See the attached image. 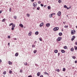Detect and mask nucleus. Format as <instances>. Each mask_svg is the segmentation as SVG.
Instances as JSON below:
<instances>
[{"label":"nucleus","mask_w":77,"mask_h":77,"mask_svg":"<svg viewBox=\"0 0 77 77\" xmlns=\"http://www.w3.org/2000/svg\"><path fill=\"white\" fill-rule=\"evenodd\" d=\"M70 50L71 51H73L74 50V48H71L70 49Z\"/></svg>","instance_id":"ddd939ff"},{"label":"nucleus","mask_w":77,"mask_h":77,"mask_svg":"<svg viewBox=\"0 0 77 77\" xmlns=\"http://www.w3.org/2000/svg\"><path fill=\"white\" fill-rule=\"evenodd\" d=\"M52 15H55V13H52Z\"/></svg>","instance_id":"13d9d810"},{"label":"nucleus","mask_w":77,"mask_h":77,"mask_svg":"<svg viewBox=\"0 0 77 77\" xmlns=\"http://www.w3.org/2000/svg\"><path fill=\"white\" fill-rule=\"evenodd\" d=\"M46 27H50V24L49 23H47L46 24Z\"/></svg>","instance_id":"0eeeda50"},{"label":"nucleus","mask_w":77,"mask_h":77,"mask_svg":"<svg viewBox=\"0 0 77 77\" xmlns=\"http://www.w3.org/2000/svg\"><path fill=\"white\" fill-rule=\"evenodd\" d=\"M34 1L35 0H31V2H34Z\"/></svg>","instance_id":"6e6d98bb"},{"label":"nucleus","mask_w":77,"mask_h":77,"mask_svg":"<svg viewBox=\"0 0 77 77\" xmlns=\"http://www.w3.org/2000/svg\"><path fill=\"white\" fill-rule=\"evenodd\" d=\"M61 51L62 53H64L65 52V51L63 50H61Z\"/></svg>","instance_id":"f3484780"},{"label":"nucleus","mask_w":77,"mask_h":77,"mask_svg":"<svg viewBox=\"0 0 77 77\" xmlns=\"http://www.w3.org/2000/svg\"><path fill=\"white\" fill-rule=\"evenodd\" d=\"M75 63H77V60L75 61Z\"/></svg>","instance_id":"3c124183"},{"label":"nucleus","mask_w":77,"mask_h":77,"mask_svg":"<svg viewBox=\"0 0 77 77\" xmlns=\"http://www.w3.org/2000/svg\"><path fill=\"white\" fill-rule=\"evenodd\" d=\"M8 38H9V39H10L11 38V36H10L8 35Z\"/></svg>","instance_id":"c03bdc74"},{"label":"nucleus","mask_w":77,"mask_h":77,"mask_svg":"<svg viewBox=\"0 0 77 77\" xmlns=\"http://www.w3.org/2000/svg\"><path fill=\"white\" fill-rule=\"evenodd\" d=\"M60 55V53H58V56H59Z\"/></svg>","instance_id":"864d4df0"},{"label":"nucleus","mask_w":77,"mask_h":77,"mask_svg":"<svg viewBox=\"0 0 77 77\" xmlns=\"http://www.w3.org/2000/svg\"><path fill=\"white\" fill-rule=\"evenodd\" d=\"M70 8H71V7H69V8H68V7H67V9H70Z\"/></svg>","instance_id":"8fccbe9b"},{"label":"nucleus","mask_w":77,"mask_h":77,"mask_svg":"<svg viewBox=\"0 0 77 77\" xmlns=\"http://www.w3.org/2000/svg\"><path fill=\"white\" fill-rule=\"evenodd\" d=\"M12 27L13 28H14L15 27V24H13L12 25Z\"/></svg>","instance_id":"b1692460"},{"label":"nucleus","mask_w":77,"mask_h":77,"mask_svg":"<svg viewBox=\"0 0 77 77\" xmlns=\"http://www.w3.org/2000/svg\"><path fill=\"white\" fill-rule=\"evenodd\" d=\"M75 57L74 56H73L72 57V58H73V59H75Z\"/></svg>","instance_id":"e433bc0d"},{"label":"nucleus","mask_w":77,"mask_h":77,"mask_svg":"<svg viewBox=\"0 0 77 77\" xmlns=\"http://www.w3.org/2000/svg\"><path fill=\"white\" fill-rule=\"evenodd\" d=\"M41 1H38V4H41Z\"/></svg>","instance_id":"37998d69"},{"label":"nucleus","mask_w":77,"mask_h":77,"mask_svg":"<svg viewBox=\"0 0 77 77\" xmlns=\"http://www.w3.org/2000/svg\"><path fill=\"white\" fill-rule=\"evenodd\" d=\"M43 25H44V23H42L39 25V26L40 27H42L43 26Z\"/></svg>","instance_id":"1a4fd4ad"},{"label":"nucleus","mask_w":77,"mask_h":77,"mask_svg":"<svg viewBox=\"0 0 77 77\" xmlns=\"http://www.w3.org/2000/svg\"><path fill=\"white\" fill-rule=\"evenodd\" d=\"M57 72H60V70L59 69H57Z\"/></svg>","instance_id":"de8ad7c7"},{"label":"nucleus","mask_w":77,"mask_h":77,"mask_svg":"<svg viewBox=\"0 0 77 77\" xmlns=\"http://www.w3.org/2000/svg\"><path fill=\"white\" fill-rule=\"evenodd\" d=\"M12 25H13V23H12L9 25V26H11Z\"/></svg>","instance_id":"4c0bfd02"},{"label":"nucleus","mask_w":77,"mask_h":77,"mask_svg":"<svg viewBox=\"0 0 77 77\" xmlns=\"http://www.w3.org/2000/svg\"><path fill=\"white\" fill-rule=\"evenodd\" d=\"M44 74H45L46 75H48V73H47V72H44Z\"/></svg>","instance_id":"2f4dec72"},{"label":"nucleus","mask_w":77,"mask_h":77,"mask_svg":"<svg viewBox=\"0 0 77 77\" xmlns=\"http://www.w3.org/2000/svg\"><path fill=\"white\" fill-rule=\"evenodd\" d=\"M76 28H77V26H76Z\"/></svg>","instance_id":"0e129e2a"},{"label":"nucleus","mask_w":77,"mask_h":77,"mask_svg":"<svg viewBox=\"0 0 77 77\" xmlns=\"http://www.w3.org/2000/svg\"><path fill=\"white\" fill-rule=\"evenodd\" d=\"M64 27H65V28H68V26H64Z\"/></svg>","instance_id":"72a5a7b5"},{"label":"nucleus","mask_w":77,"mask_h":77,"mask_svg":"<svg viewBox=\"0 0 77 77\" xmlns=\"http://www.w3.org/2000/svg\"><path fill=\"white\" fill-rule=\"evenodd\" d=\"M37 10H39V9H40V7H39L37 8Z\"/></svg>","instance_id":"58836bf2"},{"label":"nucleus","mask_w":77,"mask_h":77,"mask_svg":"<svg viewBox=\"0 0 77 77\" xmlns=\"http://www.w3.org/2000/svg\"><path fill=\"white\" fill-rule=\"evenodd\" d=\"M8 64H9L10 65H12V62H11V61H8Z\"/></svg>","instance_id":"6e6552de"},{"label":"nucleus","mask_w":77,"mask_h":77,"mask_svg":"<svg viewBox=\"0 0 77 77\" xmlns=\"http://www.w3.org/2000/svg\"><path fill=\"white\" fill-rule=\"evenodd\" d=\"M49 17L50 18H51L52 17H53L52 14H49Z\"/></svg>","instance_id":"a211bd4d"},{"label":"nucleus","mask_w":77,"mask_h":77,"mask_svg":"<svg viewBox=\"0 0 77 77\" xmlns=\"http://www.w3.org/2000/svg\"><path fill=\"white\" fill-rule=\"evenodd\" d=\"M14 40H17V38H14Z\"/></svg>","instance_id":"bf43d9fd"},{"label":"nucleus","mask_w":77,"mask_h":77,"mask_svg":"<svg viewBox=\"0 0 77 77\" xmlns=\"http://www.w3.org/2000/svg\"><path fill=\"white\" fill-rule=\"evenodd\" d=\"M57 71V69H56V71Z\"/></svg>","instance_id":"69168bd1"},{"label":"nucleus","mask_w":77,"mask_h":77,"mask_svg":"<svg viewBox=\"0 0 77 77\" xmlns=\"http://www.w3.org/2000/svg\"><path fill=\"white\" fill-rule=\"evenodd\" d=\"M62 37H59L57 39V40L58 41H60Z\"/></svg>","instance_id":"20e7f679"},{"label":"nucleus","mask_w":77,"mask_h":77,"mask_svg":"<svg viewBox=\"0 0 77 77\" xmlns=\"http://www.w3.org/2000/svg\"><path fill=\"white\" fill-rule=\"evenodd\" d=\"M18 53H16L15 54V56H18Z\"/></svg>","instance_id":"4be33fe9"},{"label":"nucleus","mask_w":77,"mask_h":77,"mask_svg":"<svg viewBox=\"0 0 77 77\" xmlns=\"http://www.w3.org/2000/svg\"><path fill=\"white\" fill-rule=\"evenodd\" d=\"M11 30H14V28H13V27H12Z\"/></svg>","instance_id":"49530a36"},{"label":"nucleus","mask_w":77,"mask_h":77,"mask_svg":"<svg viewBox=\"0 0 77 77\" xmlns=\"http://www.w3.org/2000/svg\"><path fill=\"white\" fill-rule=\"evenodd\" d=\"M48 9L49 10V9H51V7H50V6H48Z\"/></svg>","instance_id":"5701e85b"},{"label":"nucleus","mask_w":77,"mask_h":77,"mask_svg":"<svg viewBox=\"0 0 77 77\" xmlns=\"http://www.w3.org/2000/svg\"><path fill=\"white\" fill-rule=\"evenodd\" d=\"M63 48L64 49H67V46H64L63 47Z\"/></svg>","instance_id":"aec40b11"},{"label":"nucleus","mask_w":77,"mask_h":77,"mask_svg":"<svg viewBox=\"0 0 77 77\" xmlns=\"http://www.w3.org/2000/svg\"><path fill=\"white\" fill-rule=\"evenodd\" d=\"M12 71L11 70H10L9 71V73H10V74H12Z\"/></svg>","instance_id":"7c9ffc66"},{"label":"nucleus","mask_w":77,"mask_h":77,"mask_svg":"<svg viewBox=\"0 0 77 77\" xmlns=\"http://www.w3.org/2000/svg\"><path fill=\"white\" fill-rule=\"evenodd\" d=\"M74 48H75V50H77V47L76 46H75L74 47Z\"/></svg>","instance_id":"412c9836"},{"label":"nucleus","mask_w":77,"mask_h":77,"mask_svg":"<svg viewBox=\"0 0 77 77\" xmlns=\"http://www.w3.org/2000/svg\"><path fill=\"white\" fill-rule=\"evenodd\" d=\"M57 15L58 16H60L61 15V12L59 11L57 13Z\"/></svg>","instance_id":"39448f33"},{"label":"nucleus","mask_w":77,"mask_h":77,"mask_svg":"<svg viewBox=\"0 0 77 77\" xmlns=\"http://www.w3.org/2000/svg\"><path fill=\"white\" fill-rule=\"evenodd\" d=\"M3 12V11L2 10H0V14H2V12Z\"/></svg>","instance_id":"09e8293b"},{"label":"nucleus","mask_w":77,"mask_h":77,"mask_svg":"<svg viewBox=\"0 0 77 77\" xmlns=\"http://www.w3.org/2000/svg\"><path fill=\"white\" fill-rule=\"evenodd\" d=\"M23 70L22 69H20V72H22Z\"/></svg>","instance_id":"79ce46f5"},{"label":"nucleus","mask_w":77,"mask_h":77,"mask_svg":"<svg viewBox=\"0 0 77 77\" xmlns=\"http://www.w3.org/2000/svg\"><path fill=\"white\" fill-rule=\"evenodd\" d=\"M8 45H10V43H8Z\"/></svg>","instance_id":"680f3d73"},{"label":"nucleus","mask_w":77,"mask_h":77,"mask_svg":"<svg viewBox=\"0 0 77 77\" xmlns=\"http://www.w3.org/2000/svg\"><path fill=\"white\" fill-rule=\"evenodd\" d=\"M41 6H42V7H43V6H44V5H43V4H41Z\"/></svg>","instance_id":"a18cd8bd"},{"label":"nucleus","mask_w":77,"mask_h":77,"mask_svg":"<svg viewBox=\"0 0 77 77\" xmlns=\"http://www.w3.org/2000/svg\"><path fill=\"white\" fill-rule=\"evenodd\" d=\"M3 74L4 75H5V74H6V71L4 72H3Z\"/></svg>","instance_id":"a878e982"},{"label":"nucleus","mask_w":77,"mask_h":77,"mask_svg":"<svg viewBox=\"0 0 77 77\" xmlns=\"http://www.w3.org/2000/svg\"><path fill=\"white\" fill-rule=\"evenodd\" d=\"M32 47H33V48H34L35 47V45H32Z\"/></svg>","instance_id":"ea45409f"},{"label":"nucleus","mask_w":77,"mask_h":77,"mask_svg":"<svg viewBox=\"0 0 77 77\" xmlns=\"http://www.w3.org/2000/svg\"><path fill=\"white\" fill-rule=\"evenodd\" d=\"M37 76H39V75H41V73H40V72H38V73H37Z\"/></svg>","instance_id":"9b49d317"},{"label":"nucleus","mask_w":77,"mask_h":77,"mask_svg":"<svg viewBox=\"0 0 77 77\" xmlns=\"http://www.w3.org/2000/svg\"><path fill=\"white\" fill-rule=\"evenodd\" d=\"M26 15L27 17H30V14H26Z\"/></svg>","instance_id":"c85d7f7f"},{"label":"nucleus","mask_w":77,"mask_h":77,"mask_svg":"<svg viewBox=\"0 0 77 77\" xmlns=\"http://www.w3.org/2000/svg\"><path fill=\"white\" fill-rule=\"evenodd\" d=\"M28 77H32V75H29Z\"/></svg>","instance_id":"603ef678"},{"label":"nucleus","mask_w":77,"mask_h":77,"mask_svg":"<svg viewBox=\"0 0 77 77\" xmlns=\"http://www.w3.org/2000/svg\"><path fill=\"white\" fill-rule=\"evenodd\" d=\"M33 6H34V7H35L37 6V4L36 2L33 3Z\"/></svg>","instance_id":"7ed1b4c3"},{"label":"nucleus","mask_w":77,"mask_h":77,"mask_svg":"<svg viewBox=\"0 0 77 77\" xmlns=\"http://www.w3.org/2000/svg\"><path fill=\"white\" fill-rule=\"evenodd\" d=\"M0 62H2V60L0 59Z\"/></svg>","instance_id":"052dcab7"},{"label":"nucleus","mask_w":77,"mask_h":77,"mask_svg":"<svg viewBox=\"0 0 77 77\" xmlns=\"http://www.w3.org/2000/svg\"><path fill=\"white\" fill-rule=\"evenodd\" d=\"M59 36H62V32H60L59 33Z\"/></svg>","instance_id":"6ab92c4d"},{"label":"nucleus","mask_w":77,"mask_h":77,"mask_svg":"<svg viewBox=\"0 0 77 77\" xmlns=\"http://www.w3.org/2000/svg\"><path fill=\"white\" fill-rule=\"evenodd\" d=\"M14 19H17V16H15L14 17Z\"/></svg>","instance_id":"c756f323"},{"label":"nucleus","mask_w":77,"mask_h":77,"mask_svg":"<svg viewBox=\"0 0 77 77\" xmlns=\"http://www.w3.org/2000/svg\"><path fill=\"white\" fill-rule=\"evenodd\" d=\"M40 77H43V75H42L40 76Z\"/></svg>","instance_id":"5fc2aeb1"},{"label":"nucleus","mask_w":77,"mask_h":77,"mask_svg":"<svg viewBox=\"0 0 77 77\" xmlns=\"http://www.w3.org/2000/svg\"><path fill=\"white\" fill-rule=\"evenodd\" d=\"M75 44L76 45H77V42H75Z\"/></svg>","instance_id":"4d7b16f0"},{"label":"nucleus","mask_w":77,"mask_h":77,"mask_svg":"<svg viewBox=\"0 0 77 77\" xmlns=\"http://www.w3.org/2000/svg\"><path fill=\"white\" fill-rule=\"evenodd\" d=\"M35 34L36 35H38V34H39V32H38V31H36L35 32Z\"/></svg>","instance_id":"f8f14e48"},{"label":"nucleus","mask_w":77,"mask_h":77,"mask_svg":"<svg viewBox=\"0 0 77 77\" xmlns=\"http://www.w3.org/2000/svg\"><path fill=\"white\" fill-rule=\"evenodd\" d=\"M32 32H30L28 33V35L29 36L32 35Z\"/></svg>","instance_id":"9d476101"},{"label":"nucleus","mask_w":77,"mask_h":77,"mask_svg":"<svg viewBox=\"0 0 77 77\" xmlns=\"http://www.w3.org/2000/svg\"><path fill=\"white\" fill-rule=\"evenodd\" d=\"M5 21H6V19L4 18L3 19L2 21V22H5Z\"/></svg>","instance_id":"dca6fc26"},{"label":"nucleus","mask_w":77,"mask_h":77,"mask_svg":"<svg viewBox=\"0 0 77 77\" xmlns=\"http://www.w3.org/2000/svg\"><path fill=\"white\" fill-rule=\"evenodd\" d=\"M63 23H64V22H63Z\"/></svg>","instance_id":"338daca9"},{"label":"nucleus","mask_w":77,"mask_h":77,"mask_svg":"<svg viewBox=\"0 0 77 77\" xmlns=\"http://www.w3.org/2000/svg\"><path fill=\"white\" fill-rule=\"evenodd\" d=\"M27 63L26 62L24 63V65H27Z\"/></svg>","instance_id":"cd10ccee"},{"label":"nucleus","mask_w":77,"mask_h":77,"mask_svg":"<svg viewBox=\"0 0 77 77\" xmlns=\"http://www.w3.org/2000/svg\"><path fill=\"white\" fill-rule=\"evenodd\" d=\"M19 26L21 27H23V24H19Z\"/></svg>","instance_id":"4468645a"},{"label":"nucleus","mask_w":77,"mask_h":77,"mask_svg":"<svg viewBox=\"0 0 77 77\" xmlns=\"http://www.w3.org/2000/svg\"><path fill=\"white\" fill-rule=\"evenodd\" d=\"M34 53H36L37 52V50H35L34 51Z\"/></svg>","instance_id":"bb28decb"},{"label":"nucleus","mask_w":77,"mask_h":77,"mask_svg":"<svg viewBox=\"0 0 77 77\" xmlns=\"http://www.w3.org/2000/svg\"><path fill=\"white\" fill-rule=\"evenodd\" d=\"M66 77H67V76H66Z\"/></svg>","instance_id":"774afa93"},{"label":"nucleus","mask_w":77,"mask_h":77,"mask_svg":"<svg viewBox=\"0 0 77 77\" xmlns=\"http://www.w3.org/2000/svg\"><path fill=\"white\" fill-rule=\"evenodd\" d=\"M65 70H66V69L65 68H63V71H65Z\"/></svg>","instance_id":"f704fd0d"},{"label":"nucleus","mask_w":77,"mask_h":77,"mask_svg":"<svg viewBox=\"0 0 77 77\" xmlns=\"http://www.w3.org/2000/svg\"><path fill=\"white\" fill-rule=\"evenodd\" d=\"M42 38H39V40H40V41H42Z\"/></svg>","instance_id":"393cba45"},{"label":"nucleus","mask_w":77,"mask_h":77,"mask_svg":"<svg viewBox=\"0 0 77 77\" xmlns=\"http://www.w3.org/2000/svg\"><path fill=\"white\" fill-rule=\"evenodd\" d=\"M62 2V1L61 0H58V3H60Z\"/></svg>","instance_id":"473e14b6"},{"label":"nucleus","mask_w":77,"mask_h":77,"mask_svg":"<svg viewBox=\"0 0 77 77\" xmlns=\"http://www.w3.org/2000/svg\"><path fill=\"white\" fill-rule=\"evenodd\" d=\"M64 7L65 8H67V6H66V5H65L64 6Z\"/></svg>","instance_id":"c9c22d12"},{"label":"nucleus","mask_w":77,"mask_h":77,"mask_svg":"<svg viewBox=\"0 0 77 77\" xmlns=\"http://www.w3.org/2000/svg\"><path fill=\"white\" fill-rule=\"evenodd\" d=\"M75 33V30H72L71 31V34L72 35H74V34Z\"/></svg>","instance_id":"f257e3e1"},{"label":"nucleus","mask_w":77,"mask_h":77,"mask_svg":"<svg viewBox=\"0 0 77 77\" xmlns=\"http://www.w3.org/2000/svg\"><path fill=\"white\" fill-rule=\"evenodd\" d=\"M54 52L55 53H57V52H58V51L57 50H54Z\"/></svg>","instance_id":"2eb2a0df"},{"label":"nucleus","mask_w":77,"mask_h":77,"mask_svg":"<svg viewBox=\"0 0 77 77\" xmlns=\"http://www.w3.org/2000/svg\"><path fill=\"white\" fill-rule=\"evenodd\" d=\"M45 6H46V5H44V7H45Z\"/></svg>","instance_id":"e2e57ef3"},{"label":"nucleus","mask_w":77,"mask_h":77,"mask_svg":"<svg viewBox=\"0 0 77 77\" xmlns=\"http://www.w3.org/2000/svg\"><path fill=\"white\" fill-rule=\"evenodd\" d=\"M59 30V27H55L53 29V30L54 31H55V32L57 31V30Z\"/></svg>","instance_id":"f03ea898"},{"label":"nucleus","mask_w":77,"mask_h":77,"mask_svg":"<svg viewBox=\"0 0 77 77\" xmlns=\"http://www.w3.org/2000/svg\"><path fill=\"white\" fill-rule=\"evenodd\" d=\"M11 9H12V8H9V12H11Z\"/></svg>","instance_id":"a19ab883"},{"label":"nucleus","mask_w":77,"mask_h":77,"mask_svg":"<svg viewBox=\"0 0 77 77\" xmlns=\"http://www.w3.org/2000/svg\"><path fill=\"white\" fill-rule=\"evenodd\" d=\"M75 38V37L74 36H72V38L71 39V41H73V40H74Z\"/></svg>","instance_id":"423d86ee"}]
</instances>
